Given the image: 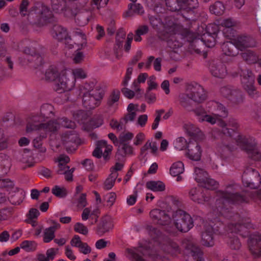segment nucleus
I'll return each instance as SVG.
<instances>
[{"label": "nucleus", "instance_id": "a19ab883", "mask_svg": "<svg viewBox=\"0 0 261 261\" xmlns=\"http://www.w3.org/2000/svg\"><path fill=\"white\" fill-rule=\"evenodd\" d=\"M118 176V173L112 172L104 182L103 189L106 190L111 189L114 186L115 180Z\"/></svg>", "mask_w": 261, "mask_h": 261}, {"label": "nucleus", "instance_id": "9b49d317", "mask_svg": "<svg viewBox=\"0 0 261 261\" xmlns=\"http://www.w3.org/2000/svg\"><path fill=\"white\" fill-rule=\"evenodd\" d=\"M62 141L67 150H75L79 143V138L76 132L71 130L62 134Z\"/></svg>", "mask_w": 261, "mask_h": 261}, {"label": "nucleus", "instance_id": "e433bc0d", "mask_svg": "<svg viewBox=\"0 0 261 261\" xmlns=\"http://www.w3.org/2000/svg\"><path fill=\"white\" fill-rule=\"evenodd\" d=\"M244 95L243 92L239 89H235L232 93L229 100L233 104L240 105L244 102Z\"/></svg>", "mask_w": 261, "mask_h": 261}, {"label": "nucleus", "instance_id": "f704fd0d", "mask_svg": "<svg viewBox=\"0 0 261 261\" xmlns=\"http://www.w3.org/2000/svg\"><path fill=\"white\" fill-rule=\"evenodd\" d=\"M166 4L171 11H183L184 0H166Z\"/></svg>", "mask_w": 261, "mask_h": 261}, {"label": "nucleus", "instance_id": "6ab92c4d", "mask_svg": "<svg viewBox=\"0 0 261 261\" xmlns=\"http://www.w3.org/2000/svg\"><path fill=\"white\" fill-rule=\"evenodd\" d=\"M209 68L212 74L215 77L224 78L227 75L226 67L220 61H212Z\"/></svg>", "mask_w": 261, "mask_h": 261}, {"label": "nucleus", "instance_id": "c03bdc74", "mask_svg": "<svg viewBox=\"0 0 261 261\" xmlns=\"http://www.w3.org/2000/svg\"><path fill=\"white\" fill-rule=\"evenodd\" d=\"M210 11L211 13L216 15H221L224 11V6L221 2H217L213 5L210 7Z\"/></svg>", "mask_w": 261, "mask_h": 261}, {"label": "nucleus", "instance_id": "bf43d9fd", "mask_svg": "<svg viewBox=\"0 0 261 261\" xmlns=\"http://www.w3.org/2000/svg\"><path fill=\"white\" fill-rule=\"evenodd\" d=\"M74 230L76 232L86 235L88 233V228L82 223L77 222L74 226Z\"/></svg>", "mask_w": 261, "mask_h": 261}, {"label": "nucleus", "instance_id": "3c124183", "mask_svg": "<svg viewBox=\"0 0 261 261\" xmlns=\"http://www.w3.org/2000/svg\"><path fill=\"white\" fill-rule=\"evenodd\" d=\"M37 244L34 241H24L20 244V247L27 251H32L36 249Z\"/></svg>", "mask_w": 261, "mask_h": 261}, {"label": "nucleus", "instance_id": "72a5a7b5", "mask_svg": "<svg viewBox=\"0 0 261 261\" xmlns=\"http://www.w3.org/2000/svg\"><path fill=\"white\" fill-rule=\"evenodd\" d=\"M183 11L192 15L195 13V10L198 7L197 0H184Z\"/></svg>", "mask_w": 261, "mask_h": 261}, {"label": "nucleus", "instance_id": "dca6fc26", "mask_svg": "<svg viewBox=\"0 0 261 261\" xmlns=\"http://www.w3.org/2000/svg\"><path fill=\"white\" fill-rule=\"evenodd\" d=\"M200 141L198 140H190L188 143V156L192 160L199 161L200 159L201 150L199 144V142Z\"/></svg>", "mask_w": 261, "mask_h": 261}, {"label": "nucleus", "instance_id": "2f4dec72", "mask_svg": "<svg viewBox=\"0 0 261 261\" xmlns=\"http://www.w3.org/2000/svg\"><path fill=\"white\" fill-rule=\"evenodd\" d=\"M118 146L117 156L121 155L123 157L127 155H131L134 154L133 147L129 144H119ZM118 159H120L119 157Z\"/></svg>", "mask_w": 261, "mask_h": 261}, {"label": "nucleus", "instance_id": "aec40b11", "mask_svg": "<svg viewBox=\"0 0 261 261\" xmlns=\"http://www.w3.org/2000/svg\"><path fill=\"white\" fill-rule=\"evenodd\" d=\"M248 244L250 252L255 257L261 256V236H255L251 238Z\"/></svg>", "mask_w": 261, "mask_h": 261}, {"label": "nucleus", "instance_id": "c9c22d12", "mask_svg": "<svg viewBox=\"0 0 261 261\" xmlns=\"http://www.w3.org/2000/svg\"><path fill=\"white\" fill-rule=\"evenodd\" d=\"M58 251V249H55L51 248L47 250L46 255L44 254L37 255V261H49L53 260Z\"/></svg>", "mask_w": 261, "mask_h": 261}, {"label": "nucleus", "instance_id": "a211bd4d", "mask_svg": "<svg viewBox=\"0 0 261 261\" xmlns=\"http://www.w3.org/2000/svg\"><path fill=\"white\" fill-rule=\"evenodd\" d=\"M113 227V224L111 218L110 216H106L100 219L97 225L95 232L99 236L102 237L112 229Z\"/></svg>", "mask_w": 261, "mask_h": 261}, {"label": "nucleus", "instance_id": "473e14b6", "mask_svg": "<svg viewBox=\"0 0 261 261\" xmlns=\"http://www.w3.org/2000/svg\"><path fill=\"white\" fill-rule=\"evenodd\" d=\"M146 187L153 192H162L165 190V185L161 181L151 180L147 181Z\"/></svg>", "mask_w": 261, "mask_h": 261}, {"label": "nucleus", "instance_id": "cd10ccee", "mask_svg": "<svg viewBox=\"0 0 261 261\" xmlns=\"http://www.w3.org/2000/svg\"><path fill=\"white\" fill-rule=\"evenodd\" d=\"M143 7L136 3H130L128 5V10L124 14V17H130L135 15H142L144 13Z\"/></svg>", "mask_w": 261, "mask_h": 261}, {"label": "nucleus", "instance_id": "f03ea898", "mask_svg": "<svg viewBox=\"0 0 261 261\" xmlns=\"http://www.w3.org/2000/svg\"><path fill=\"white\" fill-rule=\"evenodd\" d=\"M255 225L253 224L250 218H241L240 216L236 214L233 215L232 222L227 225L228 233H239L243 237H248L249 234L248 229H255Z\"/></svg>", "mask_w": 261, "mask_h": 261}, {"label": "nucleus", "instance_id": "1a4fd4ad", "mask_svg": "<svg viewBox=\"0 0 261 261\" xmlns=\"http://www.w3.org/2000/svg\"><path fill=\"white\" fill-rule=\"evenodd\" d=\"M237 143L248 154V156L254 161H261V152L255 149L256 143L251 142L245 137L239 136Z\"/></svg>", "mask_w": 261, "mask_h": 261}, {"label": "nucleus", "instance_id": "79ce46f5", "mask_svg": "<svg viewBox=\"0 0 261 261\" xmlns=\"http://www.w3.org/2000/svg\"><path fill=\"white\" fill-rule=\"evenodd\" d=\"M184 171V164L180 161L173 163L170 169V174L173 176L179 175Z\"/></svg>", "mask_w": 261, "mask_h": 261}, {"label": "nucleus", "instance_id": "7ed1b4c3", "mask_svg": "<svg viewBox=\"0 0 261 261\" xmlns=\"http://www.w3.org/2000/svg\"><path fill=\"white\" fill-rule=\"evenodd\" d=\"M42 120L39 119L37 116L31 117L27 125V132L43 129L46 132L55 133L60 128V123L58 119L50 120L46 123H42Z\"/></svg>", "mask_w": 261, "mask_h": 261}, {"label": "nucleus", "instance_id": "423d86ee", "mask_svg": "<svg viewBox=\"0 0 261 261\" xmlns=\"http://www.w3.org/2000/svg\"><path fill=\"white\" fill-rule=\"evenodd\" d=\"M75 84V80L71 71L64 70L61 71L60 77L57 80V83H55L54 88L56 91L61 93L72 90Z\"/></svg>", "mask_w": 261, "mask_h": 261}, {"label": "nucleus", "instance_id": "69168bd1", "mask_svg": "<svg viewBox=\"0 0 261 261\" xmlns=\"http://www.w3.org/2000/svg\"><path fill=\"white\" fill-rule=\"evenodd\" d=\"M217 116H216L215 114H213V115H210L206 114V115H205V117H204L203 119H201L200 122L206 121L212 125H214L217 123Z\"/></svg>", "mask_w": 261, "mask_h": 261}, {"label": "nucleus", "instance_id": "338daca9", "mask_svg": "<svg viewBox=\"0 0 261 261\" xmlns=\"http://www.w3.org/2000/svg\"><path fill=\"white\" fill-rule=\"evenodd\" d=\"M170 199L171 204L174 206L175 209L177 208L178 210L182 207V202L178 198L172 196L170 197Z\"/></svg>", "mask_w": 261, "mask_h": 261}, {"label": "nucleus", "instance_id": "393cba45", "mask_svg": "<svg viewBox=\"0 0 261 261\" xmlns=\"http://www.w3.org/2000/svg\"><path fill=\"white\" fill-rule=\"evenodd\" d=\"M61 71L55 65L50 66L45 73V79L46 81L57 83V80L60 77Z\"/></svg>", "mask_w": 261, "mask_h": 261}, {"label": "nucleus", "instance_id": "bb28decb", "mask_svg": "<svg viewBox=\"0 0 261 261\" xmlns=\"http://www.w3.org/2000/svg\"><path fill=\"white\" fill-rule=\"evenodd\" d=\"M196 181L198 182L201 187L207 190H213L216 189L218 186V182L214 179L208 177L207 176L204 178H197Z\"/></svg>", "mask_w": 261, "mask_h": 261}, {"label": "nucleus", "instance_id": "6e6d98bb", "mask_svg": "<svg viewBox=\"0 0 261 261\" xmlns=\"http://www.w3.org/2000/svg\"><path fill=\"white\" fill-rule=\"evenodd\" d=\"M24 53L25 54L31 55L34 58H36L38 62L41 63L42 62V57L36 53V50L34 48L30 47H25L24 49Z\"/></svg>", "mask_w": 261, "mask_h": 261}, {"label": "nucleus", "instance_id": "f8f14e48", "mask_svg": "<svg viewBox=\"0 0 261 261\" xmlns=\"http://www.w3.org/2000/svg\"><path fill=\"white\" fill-rule=\"evenodd\" d=\"M188 95L190 96L191 100L197 102H201L206 98V94L203 88L196 84L188 86Z\"/></svg>", "mask_w": 261, "mask_h": 261}, {"label": "nucleus", "instance_id": "a878e982", "mask_svg": "<svg viewBox=\"0 0 261 261\" xmlns=\"http://www.w3.org/2000/svg\"><path fill=\"white\" fill-rule=\"evenodd\" d=\"M52 34L54 38L59 41L67 40L69 38L66 29L60 25H55L54 26Z\"/></svg>", "mask_w": 261, "mask_h": 261}, {"label": "nucleus", "instance_id": "6e6552de", "mask_svg": "<svg viewBox=\"0 0 261 261\" xmlns=\"http://www.w3.org/2000/svg\"><path fill=\"white\" fill-rule=\"evenodd\" d=\"M242 182L245 187L251 189H257L261 184V178L258 171L247 167L242 175Z\"/></svg>", "mask_w": 261, "mask_h": 261}, {"label": "nucleus", "instance_id": "412c9836", "mask_svg": "<svg viewBox=\"0 0 261 261\" xmlns=\"http://www.w3.org/2000/svg\"><path fill=\"white\" fill-rule=\"evenodd\" d=\"M184 128L186 133L191 138L190 140H202L204 136L200 129L191 123L185 124Z\"/></svg>", "mask_w": 261, "mask_h": 261}, {"label": "nucleus", "instance_id": "c85d7f7f", "mask_svg": "<svg viewBox=\"0 0 261 261\" xmlns=\"http://www.w3.org/2000/svg\"><path fill=\"white\" fill-rule=\"evenodd\" d=\"M54 225L44 229L43 232V241L44 243H49L54 240L55 237V232L58 229L60 225L57 222H53Z\"/></svg>", "mask_w": 261, "mask_h": 261}, {"label": "nucleus", "instance_id": "f3484780", "mask_svg": "<svg viewBox=\"0 0 261 261\" xmlns=\"http://www.w3.org/2000/svg\"><path fill=\"white\" fill-rule=\"evenodd\" d=\"M188 193L190 199L199 204L208 202L211 199V197L204 193L199 188H192L189 190Z\"/></svg>", "mask_w": 261, "mask_h": 261}, {"label": "nucleus", "instance_id": "4c0bfd02", "mask_svg": "<svg viewBox=\"0 0 261 261\" xmlns=\"http://www.w3.org/2000/svg\"><path fill=\"white\" fill-rule=\"evenodd\" d=\"M79 90L80 94L84 96L86 94H89L92 93L93 91H99L100 89H98L97 87H95L94 84L93 82L89 83H86L83 85H81L79 87Z\"/></svg>", "mask_w": 261, "mask_h": 261}, {"label": "nucleus", "instance_id": "603ef678", "mask_svg": "<svg viewBox=\"0 0 261 261\" xmlns=\"http://www.w3.org/2000/svg\"><path fill=\"white\" fill-rule=\"evenodd\" d=\"M14 187V182L9 178L0 179V188L5 189L7 191L12 189Z\"/></svg>", "mask_w": 261, "mask_h": 261}, {"label": "nucleus", "instance_id": "4468645a", "mask_svg": "<svg viewBox=\"0 0 261 261\" xmlns=\"http://www.w3.org/2000/svg\"><path fill=\"white\" fill-rule=\"evenodd\" d=\"M150 217L154 222L160 225H167L171 221L170 216L165 211L159 208L151 210Z\"/></svg>", "mask_w": 261, "mask_h": 261}, {"label": "nucleus", "instance_id": "8fccbe9b", "mask_svg": "<svg viewBox=\"0 0 261 261\" xmlns=\"http://www.w3.org/2000/svg\"><path fill=\"white\" fill-rule=\"evenodd\" d=\"M41 17L44 20L51 18L53 16L52 12L46 6L41 5L39 12Z\"/></svg>", "mask_w": 261, "mask_h": 261}, {"label": "nucleus", "instance_id": "39448f33", "mask_svg": "<svg viewBox=\"0 0 261 261\" xmlns=\"http://www.w3.org/2000/svg\"><path fill=\"white\" fill-rule=\"evenodd\" d=\"M241 81L244 89L252 98H257L259 93L254 86L255 77L252 71L248 69H242L240 72Z\"/></svg>", "mask_w": 261, "mask_h": 261}, {"label": "nucleus", "instance_id": "e2e57ef3", "mask_svg": "<svg viewBox=\"0 0 261 261\" xmlns=\"http://www.w3.org/2000/svg\"><path fill=\"white\" fill-rule=\"evenodd\" d=\"M234 89L231 86H224L221 88L220 92L224 97L229 99Z\"/></svg>", "mask_w": 261, "mask_h": 261}, {"label": "nucleus", "instance_id": "4d7b16f0", "mask_svg": "<svg viewBox=\"0 0 261 261\" xmlns=\"http://www.w3.org/2000/svg\"><path fill=\"white\" fill-rule=\"evenodd\" d=\"M188 143L184 137H179L175 142V147L179 150H183L187 148Z\"/></svg>", "mask_w": 261, "mask_h": 261}, {"label": "nucleus", "instance_id": "13d9d810", "mask_svg": "<svg viewBox=\"0 0 261 261\" xmlns=\"http://www.w3.org/2000/svg\"><path fill=\"white\" fill-rule=\"evenodd\" d=\"M190 96L188 95V89L187 88L186 93L181 95L180 97V103L184 108H187L190 105Z\"/></svg>", "mask_w": 261, "mask_h": 261}, {"label": "nucleus", "instance_id": "0eeeda50", "mask_svg": "<svg viewBox=\"0 0 261 261\" xmlns=\"http://www.w3.org/2000/svg\"><path fill=\"white\" fill-rule=\"evenodd\" d=\"M182 246L188 255L186 261H203L202 252L193 239H185L182 241Z\"/></svg>", "mask_w": 261, "mask_h": 261}, {"label": "nucleus", "instance_id": "58836bf2", "mask_svg": "<svg viewBox=\"0 0 261 261\" xmlns=\"http://www.w3.org/2000/svg\"><path fill=\"white\" fill-rule=\"evenodd\" d=\"M52 8L56 13H61L66 10L67 4L65 0H52Z\"/></svg>", "mask_w": 261, "mask_h": 261}, {"label": "nucleus", "instance_id": "5701e85b", "mask_svg": "<svg viewBox=\"0 0 261 261\" xmlns=\"http://www.w3.org/2000/svg\"><path fill=\"white\" fill-rule=\"evenodd\" d=\"M221 48L223 54L226 56H236L239 54V49L234 44V39L223 43Z\"/></svg>", "mask_w": 261, "mask_h": 261}, {"label": "nucleus", "instance_id": "20e7f679", "mask_svg": "<svg viewBox=\"0 0 261 261\" xmlns=\"http://www.w3.org/2000/svg\"><path fill=\"white\" fill-rule=\"evenodd\" d=\"M172 219L176 228L181 232H188L194 226L191 216L181 209L173 210Z\"/></svg>", "mask_w": 261, "mask_h": 261}, {"label": "nucleus", "instance_id": "4be33fe9", "mask_svg": "<svg viewBox=\"0 0 261 261\" xmlns=\"http://www.w3.org/2000/svg\"><path fill=\"white\" fill-rule=\"evenodd\" d=\"M207 105L212 111L216 112L215 114L217 117L222 118L227 117L228 114V110L222 104L215 101H212L209 102Z\"/></svg>", "mask_w": 261, "mask_h": 261}, {"label": "nucleus", "instance_id": "37998d69", "mask_svg": "<svg viewBox=\"0 0 261 261\" xmlns=\"http://www.w3.org/2000/svg\"><path fill=\"white\" fill-rule=\"evenodd\" d=\"M242 58L248 64H254L258 60L257 56L252 50H247L242 54Z\"/></svg>", "mask_w": 261, "mask_h": 261}, {"label": "nucleus", "instance_id": "de8ad7c7", "mask_svg": "<svg viewBox=\"0 0 261 261\" xmlns=\"http://www.w3.org/2000/svg\"><path fill=\"white\" fill-rule=\"evenodd\" d=\"M134 137V134L130 132L122 133L119 136V144H129Z\"/></svg>", "mask_w": 261, "mask_h": 261}, {"label": "nucleus", "instance_id": "09e8293b", "mask_svg": "<svg viewBox=\"0 0 261 261\" xmlns=\"http://www.w3.org/2000/svg\"><path fill=\"white\" fill-rule=\"evenodd\" d=\"M51 192L56 196L59 198L65 197L67 194V190L64 187H60L57 185L53 187Z\"/></svg>", "mask_w": 261, "mask_h": 261}, {"label": "nucleus", "instance_id": "0e129e2a", "mask_svg": "<svg viewBox=\"0 0 261 261\" xmlns=\"http://www.w3.org/2000/svg\"><path fill=\"white\" fill-rule=\"evenodd\" d=\"M136 116V112H128L123 118L121 119V123L126 124L128 121H133Z\"/></svg>", "mask_w": 261, "mask_h": 261}, {"label": "nucleus", "instance_id": "2eb2a0df", "mask_svg": "<svg viewBox=\"0 0 261 261\" xmlns=\"http://www.w3.org/2000/svg\"><path fill=\"white\" fill-rule=\"evenodd\" d=\"M234 42L239 50L241 51L247 48L255 47L256 45L254 38L248 35L238 36L234 38Z\"/></svg>", "mask_w": 261, "mask_h": 261}, {"label": "nucleus", "instance_id": "c756f323", "mask_svg": "<svg viewBox=\"0 0 261 261\" xmlns=\"http://www.w3.org/2000/svg\"><path fill=\"white\" fill-rule=\"evenodd\" d=\"M120 92L118 90H113L110 93L107 99V105L109 108H112L115 110L119 100Z\"/></svg>", "mask_w": 261, "mask_h": 261}, {"label": "nucleus", "instance_id": "680f3d73", "mask_svg": "<svg viewBox=\"0 0 261 261\" xmlns=\"http://www.w3.org/2000/svg\"><path fill=\"white\" fill-rule=\"evenodd\" d=\"M71 72L74 75L75 81L76 79H84L87 77L86 72L81 68L73 69Z\"/></svg>", "mask_w": 261, "mask_h": 261}, {"label": "nucleus", "instance_id": "49530a36", "mask_svg": "<svg viewBox=\"0 0 261 261\" xmlns=\"http://www.w3.org/2000/svg\"><path fill=\"white\" fill-rule=\"evenodd\" d=\"M96 146L99 147V148L101 149L103 151V157L106 159L109 153L111 152L112 146L111 145H108L107 144V141L105 140H101L99 141L96 143Z\"/></svg>", "mask_w": 261, "mask_h": 261}, {"label": "nucleus", "instance_id": "864d4df0", "mask_svg": "<svg viewBox=\"0 0 261 261\" xmlns=\"http://www.w3.org/2000/svg\"><path fill=\"white\" fill-rule=\"evenodd\" d=\"M228 244L230 248L233 250H239L241 247V243L237 237H229Z\"/></svg>", "mask_w": 261, "mask_h": 261}, {"label": "nucleus", "instance_id": "ea45409f", "mask_svg": "<svg viewBox=\"0 0 261 261\" xmlns=\"http://www.w3.org/2000/svg\"><path fill=\"white\" fill-rule=\"evenodd\" d=\"M202 243L206 247H212L214 245L213 233L211 231L206 230L202 233Z\"/></svg>", "mask_w": 261, "mask_h": 261}, {"label": "nucleus", "instance_id": "a18cd8bd", "mask_svg": "<svg viewBox=\"0 0 261 261\" xmlns=\"http://www.w3.org/2000/svg\"><path fill=\"white\" fill-rule=\"evenodd\" d=\"M148 77V74L146 73H140L136 80H135L132 84V88H133L136 92L141 91L139 88V84L140 83H145L146 79Z\"/></svg>", "mask_w": 261, "mask_h": 261}, {"label": "nucleus", "instance_id": "774afa93", "mask_svg": "<svg viewBox=\"0 0 261 261\" xmlns=\"http://www.w3.org/2000/svg\"><path fill=\"white\" fill-rule=\"evenodd\" d=\"M29 2L28 0H22L19 7V11L21 16H24L27 14L28 7Z\"/></svg>", "mask_w": 261, "mask_h": 261}, {"label": "nucleus", "instance_id": "9d476101", "mask_svg": "<svg viewBox=\"0 0 261 261\" xmlns=\"http://www.w3.org/2000/svg\"><path fill=\"white\" fill-rule=\"evenodd\" d=\"M102 96L101 90L92 91L82 96L83 105L87 109H94L99 106Z\"/></svg>", "mask_w": 261, "mask_h": 261}, {"label": "nucleus", "instance_id": "7c9ffc66", "mask_svg": "<svg viewBox=\"0 0 261 261\" xmlns=\"http://www.w3.org/2000/svg\"><path fill=\"white\" fill-rule=\"evenodd\" d=\"M167 42V46L172 50L177 49L182 46V43L179 42L175 36V34L168 35L167 38H160Z\"/></svg>", "mask_w": 261, "mask_h": 261}, {"label": "nucleus", "instance_id": "f257e3e1", "mask_svg": "<svg viewBox=\"0 0 261 261\" xmlns=\"http://www.w3.org/2000/svg\"><path fill=\"white\" fill-rule=\"evenodd\" d=\"M240 186L236 183H231L226 186L224 190H219L217 192L218 199L216 201L218 209L220 213L226 208V203L240 204L247 203L249 197L244 192H239Z\"/></svg>", "mask_w": 261, "mask_h": 261}, {"label": "nucleus", "instance_id": "b1692460", "mask_svg": "<svg viewBox=\"0 0 261 261\" xmlns=\"http://www.w3.org/2000/svg\"><path fill=\"white\" fill-rule=\"evenodd\" d=\"M54 111V108L51 105L48 103L42 105L40 108V115L38 116L39 119L44 121L45 119L53 117L55 115Z\"/></svg>", "mask_w": 261, "mask_h": 261}, {"label": "nucleus", "instance_id": "052dcab7", "mask_svg": "<svg viewBox=\"0 0 261 261\" xmlns=\"http://www.w3.org/2000/svg\"><path fill=\"white\" fill-rule=\"evenodd\" d=\"M217 121L218 122L219 126L222 128V133L224 135L231 136V132L230 131L229 128L227 127V124L225 122L218 118H217Z\"/></svg>", "mask_w": 261, "mask_h": 261}, {"label": "nucleus", "instance_id": "5fc2aeb1", "mask_svg": "<svg viewBox=\"0 0 261 261\" xmlns=\"http://www.w3.org/2000/svg\"><path fill=\"white\" fill-rule=\"evenodd\" d=\"M60 123V127L62 126L65 128L73 129L75 127V124L73 121L68 119L66 118H62L58 119Z\"/></svg>", "mask_w": 261, "mask_h": 261}, {"label": "nucleus", "instance_id": "ddd939ff", "mask_svg": "<svg viewBox=\"0 0 261 261\" xmlns=\"http://www.w3.org/2000/svg\"><path fill=\"white\" fill-rule=\"evenodd\" d=\"M163 30L159 33L160 38H167L168 35L176 34L178 29V25L174 17L167 16L165 18L162 22Z\"/></svg>", "mask_w": 261, "mask_h": 261}]
</instances>
